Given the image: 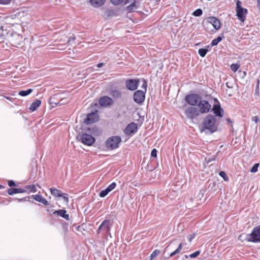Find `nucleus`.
Masks as SVG:
<instances>
[{
  "label": "nucleus",
  "instance_id": "cd10ccee",
  "mask_svg": "<svg viewBox=\"0 0 260 260\" xmlns=\"http://www.w3.org/2000/svg\"><path fill=\"white\" fill-rule=\"evenodd\" d=\"M184 245V243H181L178 248H177L176 250H175L174 251H173V252H172L170 254V257H173V256H174L175 255H176V254L180 252V251L181 250V249H182V247H183V246Z\"/></svg>",
  "mask_w": 260,
  "mask_h": 260
},
{
  "label": "nucleus",
  "instance_id": "5fc2aeb1",
  "mask_svg": "<svg viewBox=\"0 0 260 260\" xmlns=\"http://www.w3.org/2000/svg\"><path fill=\"white\" fill-rule=\"evenodd\" d=\"M70 41V39H69V40L68 41V43H69Z\"/></svg>",
  "mask_w": 260,
  "mask_h": 260
},
{
  "label": "nucleus",
  "instance_id": "423d86ee",
  "mask_svg": "<svg viewBox=\"0 0 260 260\" xmlns=\"http://www.w3.org/2000/svg\"><path fill=\"white\" fill-rule=\"evenodd\" d=\"M201 99V96L196 93L188 94L185 98V101L189 105L193 106L197 105Z\"/></svg>",
  "mask_w": 260,
  "mask_h": 260
},
{
  "label": "nucleus",
  "instance_id": "c9c22d12",
  "mask_svg": "<svg viewBox=\"0 0 260 260\" xmlns=\"http://www.w3.org/2000/svg\"><path fill=\"white\" fill-rule=\"evenodd\" d=\"M202 13L203 11L202 9H198L193 12L192 15L194 16H200L201 15H202Z\"/></svg>",
  "mask_w": 260,
  "mask_h": 260
},
{
  "label": "nucleus",
  "instance_id": "b1692460",
  "mask_svg": "<svg viewBox=\"0 0 260 260\" xmlns=\"http://www.w3.org/2000/svg\"><path fill=\"white\" fill-rule=\"evenodd\" d=\"M25 191V190L21 188H11L8 190V193L9 195H13L14 194L18 193H23Z\"/></svg>",
  "mask_w": 260,
  "mask_h": 260
},
{
  "label": "nucleus",
  "instance_id": "39448f33",
  "mask_svg": "<svg viewBox=\"0 0 260 260\" xmlns=\"http://www.w3.org/2000/svg\"><path fill=\"white\" fill-rule=\"evenodd\" d=\"M241 5V2L238 0L236 3V15L241 22H244L246 19L248 10L247 9L242 7Z\"/></svg>",
  "mask_w": 260,
  "mask_h": 260
},
{
  "label": "nucleus",
  "instance_id": "72a5a7b5",
  "mask_svg": "<svg viewBox=\"0 0 260 260\" xmlns=\"http://www.w3.org/2000/svg\"><path fill=\"white\" fill-rule=\"evenodd\" d=\"M207 52L208 50L205 48H201L198 50V53L201 57H204Z\"/></svg>",
  "mask_w": 260,
  "mask_h": 260
},
{
  "label": "nucleus",
  "instance_id": "a211bd4d",
  "mask_svg": "<svg viewBox=\"0 0 260 260\" xmlns=\"http://www.w3.org/2000/svg\"><path fill=\"white\" fill-rule=\"evenodd\" d=\"M109 223H110V220L108 219H106L104 220L102 223L100 225L98 230V233L99 234L100 232V231H108L109 230Z\"/></svg>",
  "mask_w": 260,
  "mask_h": 260
},
{
  "label": "nucleus",
  "instance_id": "e433bc0d",
  "mask_svg": "<svg viewBox=\"0 0 260 260\" xmlns=\"http://www.w3.org/2000/svg\"><path fill=\"white\" fill-rule=\"evenodd\" d=\"M219 175L223 179L224 181H229V178L227 176L226 173L224 171H220L219 172Z\"/></svg>",
  "mask_w": 260,
  "mask_h": 260
},
{
  "label": "nucleus",
  "instance_id": "49530a36",
  "mask_svg": "<svg viewBox=\"0 0 260 260\" xmlns=\"http://www.w3.org/2000/svg\"><path fill=\"white\" fill-rule=\"evenodd\" d=\"M147 87V82L145 81L142 85V87H143L145 90V91H144L145 92L146 91Z\"/></svg>",
  "mask_w": 260,
  "mask_h": 260
},
{
  "label": "nucleus",
  "instance_id": "bb28decb",
  "mask_svg": "<svg viewBox=\"0 0 260 260\" xmlns=\"http://www.w3.org/2000/svg\"><path fill=\"white\" fill-rule=\"evenodd\" d=\"M25 188L28 192H36L37 191L36 185L35 184L26 185Z\"/></svg>",
  "mask_w": 260,
  "mask_h": 260
},
{
  "label": "nucleus",
  "instance_id": "864d4df0",
  "mask_svg": "<svg viewBox=\"0 0 260 260\" xmlns=\"http://www.w3.org/2000/svg\"><path fill=\"white\" fill-rule=\"evenodd\" d=\"M227 120L228 121V122H231L229 119H228Z\"/></svg>",
  "mask_w": 260,
  "mask_h": 260
},
{
  "label": "nucleus",
  "instance_id": "4c0bfd02",
  "mask_svg": "<svg viewBox=\"0 0 260 260\" xmlns=\"http://www.w3.org/2000/svg\"><path fill=\"white\" fill-rule=\"evenodd\" d=\"M116 183L113 182L111 184H110L106 188L110 192L116 187Z\"/></svg>",
  "mask_w": 260,
  "mask_h": 260
},
{
  "label": "nucleus",
  "instance_id": "de8ad7c7",
  "mask_svg": "<svg viewBox=\"0 0 260 260\" xmlns=\"http://www.w3.org/2000/svg\"><path fill=\"white\" fill-rule=\"evenodd\" d=\"M104 65H105V63L103 62H102V63H98L96 66L98 68H101V67H103Z\"/></svg>",
  "mask_w": 260,
  "mask_h": 260
},
{
  "label": "nucleus",
  "instance_id": "4d7b16f0",
  "mask_svg": "<svg viewBox=\"0 0 260 260\" xmlns=\"http://www.w3.org/2000/svg\"><path fill=\"white\" fill-rule=\"evenodd\" d=\"M75 37H74V38H73V40H75Z\"/></svg>",
  "mask_w": 260,
  "mask_h": 260
},
{
  "label": "nucleus",
  "instance_id": "5701e85b",
  "mask_svg": "<svg viewBox=\"0 0 260 260\" xmlns=\"http://www.w3.org/2000/svg\"><path fill=\"white\" fill-rule=\"evenodd\" d=\"M66 211L65 210H59L54 212V214H57L60 216L64 218L66 220H69L70 216L69 214H66Z\"/></svg>",
  "mask_w": 260,
  "mask_h": 260
},
{
  "label": "nucleus",
  "instance_id": "4be33fe9",
  "mask_svg": "<svg viewBox=\"0 0 260 260\" xmlns=\"http://www.w3.org/2000/svg\"><path fill=\"white\" fill-rule=\"evenodd\" d=\"M41 101L40 100H36L32 103L29 109L31 111H35L41 105Z\"/></svg>",
  "mask_w": 260,
  "mask_h": 260
},
{
  "label": "nucleus",
  "instance_id": "a19ab883",
  "mask_svg": "<svg viewBox=\"0 0 260 260\" xmlns=\"http://www.w3.org/2000/svg\"><path fill=\"white\" fill-rule=\"evenodd\" d=\"M157 151L156 150V149L154 148V149H152V150L151 151V157L156 158L157 157Z\"/></svg>",
  "mask_w": 260,
  "mask_h": 260
},
{
  "label": "nucleus",
  "instance_id": "9b49d317",
  "mask_svg": "<svg viewBox=\"0 0 260 260\" xmlns=\"http://www.w3.org/2000/svg\"><path fill=\"white\" fill-rule=\"evenodd\" d=\"M139 84V79H128L125 82L126 88L130 90H135L136 89Z\"/></svg>",
  "mask_w": 260,
  "mask_h": 260
},
{
  "label": "nucleus",
  "instance_id": "58836bf2",
  "mask_svg": "<svg viewBox=\"0 0 260 260\" xmlns=\"http://www.w3.org/2000/svg\"><path fill=\"white\" fill-rule=\"evenodd\" d=\"M259 166V164H255L252 167V168L250 170V172L252 173H255L257 171L258 167Z\"/></svg>",
  "mask_w": 260,
  "mask_h": 260
},
{
  "label": "nucleus",
  "instance_id": "412c9836",
  "mask_svg": "<svg viewBox=\"0 0 260 260\" xmlns=\"http://www.w3.org/2000/svg\"><path fill=\"white\" fill-rule=\"evenodd\" d=\"M32 197L36 201L40 202L45 205H49L48 201L40 194L33 195Z\"/></svg>",
  "mask_w": 260,
  "mask_h": 260
},
{
  "label": "nucleus",
  "instance_id": "f03ea898",
  "mask_svg": "<svg viewBox=\"0 0 260 260\" xmlns=\"http://www.w3.org/2000/svg\"><path fill=\"white\" fill-rule=\"evenodd\" d=\"M238 239L242 242L246 241L253 243H260V225L254 227L250 234H242Z\"/></svg>",
  "mask_w": 260,
  "mask_h": 260
},
{
  "label": "nucleus",
  "instance_id": "37998d69",
  "mask_svg": "<svg viewBox=\"0 0 260 260\" xmlns=\"http://www.w3.org/2000/svg\"><path fill=\"white\" fill-rule=\"evenodd\" d=\"M67 196V194L66 193H62V196L60 197H62V199H63V200L66 203H68L69 202V199Z\"/></svg>",
  "mask_w": 260,
  "mask_h": 260
},
{
  "label": "nucleus",
  "instance_id": "c03bdc74",
  "mask_svg": "<svg viewBox=\"0 0 260 260\" xmlns=\"http://www.w3.org/2000/svg\"><path fill=\"white\" fill-rule=\"evenodd\" d=\"M11 0H0V4L3 5H7L10 3Z\"/></svg>",
  "mask_w": 260,
  "mask_h": 260
},
{
  "label": "nucleus",
  "instance_id": "4468645a",
  "mask_svg": "<svg viewBox=\"0 0 260 260\" xmlns=\"http://www.w3.org/2000/svg\"><path fill=\"white\" fill-rule=\"evenodd\" d=\"M137 124L134 122L130 123L125 128L124 133L127 135H129L135 133L137 131Z\"/></svg>",
  "mask_w": 260,
  "mask_h": 260
},
{
  "label": "nucleus",
  "instance_id": "ea45409f",
  "mask_svg": "<svg viewBox=\"0 0 260 260\" xmlns=\"http://www.w3.org/2000/svg\"><path fill=\"white\" fill-rule=\"evenodd\" d=\"M200 253V251L198 250V251H196V252H194V253L191 254L189 255V257L190 258H194V257H197L199 255Z\"/></svg>",
  "mask_w": 260,
  "mask_h": 260
},
{
  "label": "nucleus",
  "instance_id": "7c9ffc66",
  "mask_svg": "<svg viewBox=\"0 0 260 260\" xmlns=\"http://www.w3.org/2000/svg\"><path fill=\"white\" fill-rule=\"evenodd\" d=\"M240 68V64L238 63H233L230 66L231 70L234 73L237 72L239 69Z\"/></svg>",
  "mask_w": 260,
  "mask_h": 260
},
{
  "label": "nucleus",
  "instance_id": "f257e3e1",
  "mask_svg": "<svg viewBox=\"0 0 260 260\" xmlns=\"http://www.w3.org/2000/svg\"><path fill=\"white\" fill-rule=\"evenodd\" d=\"M22 31V28L20 25L16 26H9V32L7 37V40L13 46L18 47L21 45L25 40L20 32Z\"/></svg>",
  "mask_w": 260,
  "mask_h": 260
},
{
  "label": "nucleus",
  "instance_id": "9d476101",
  "mask_svg": "<svg viewBox=\"0 0 260 260\" xmlns=\"http://www.w3.org/2000/svg\"><path fill=\"white\" fill-rule=\"evenodd\" d=\"M133 99L136 103L142 104L145 99V92L140 90H137L134 93Z\"/></svg>",
  "mask_w": 260,
  "mask_h": 260
},
{
  "label": "nucleus",
  "instance_id": "8fccbe9b",
  "mask_svg": "<svg viewBox=\"0 0 260 260\" xmlns=\"http://www.w3.org/2000/svg\"><path fill=\"white\" fill-rule=\"evenodd\" d=\"M257 7L260 11V0H257Z\"/></svg>",
  "mask_w": 260,
  "mask_h": 260
},
{
  "label": "nucleus",
  "instance_id": "7ed1b4c3",
  "mask_svg": "<svg viewBox=\"0 0 260 260\" xmlns=\"http://www.w3.org/2000/svg\"><path fill=\"white\" fill-rule=\"evenodd\" d=\"M216 122V119L214 116L211 115H207L202 122L203 129L201 131L207 129L212 133L216 132L217 129Z\"/></svg>",
  "mask_w": 260,
  "mask_h": 260
},
{
  "label": "nucleus",
  "instance_id": "2eb2a0df",
  "mask_svg": "<svg viewBox=\"0 0 260 260\" xmlns=\"http://www.w3.org/2000/svg\"><path fill=\"white\" fill-rule=\"evenodd\" d=\"M140 0H134L133 3L128 5L125 9V11L128 13L135 11L140 6Z\"/></svg>",
  "mask_w": 260,
  "mask_h": 260
},
{
  "label": "nucleus",
  "instance_id": "a18cd8bd",
  "mask_svg": "<svg viewBox=\"0 0 260 260\" xmlns=\"http://www.w3.org/2000/svg\"><path fill=\"white\" fill-rule=\"evenodd\" d=\"M8 184L10 187L15 186L16 185V183L13 180H9Z\"/></svg>",
  "mask_w": 260,
  "mask_h": 260
},
{
  "label": "nucleus",
  "instance_id": "a878e982",
  "mask_svg": "<svg viewBox=\"0 0 260 260\" xmlns=\"http://www.w3.org/2000/svg\"><path fill=\"white\" fill-rule=\"evenodd\" d=\"M50 192L51 194L54 197H60L62 196L61 191L56 188H50Z\"/></svg>",
  "mask_w": 260,
  "mask_h": 260
},
{
  "label": "nucleus",
  "instance_id": "20e7f679",
  "mask_svg": "<svg viewBox=\"0 0 260 260\" xmlns=\"http://www.w3.org/2000/svg\"><path fill=\"white\" fill-rule=\"evenodd\" d=\"M121 142V139L120 136H112L106 141L105 147L109 150H114L119 147Z\"/></svg>",
  "mask_w": 260,
  "mask_h": 260
},
{
  "label": "nucleus",
  "instance_id": "603ef678",
  "mask_svg": "<svg viewBox=\"0 0 260 260\" xmlns=\"http://www.w3.org/2000/svg\"><path fill=\"white\" fill-rule=\"evenodd\" d=\"M5 98L8 100H10V98L9 97L6 96Z\"/></svg>",
  "mask_w": 260,
  "mask_h": 260
},
{
  "label": "nucleus",
  "instance_id": "c85d7f7f",
  "mask_svg": "<svg viewBox=\"0 0 260 260\" xmlns=\"http://www.w3.org/2000/svg\"><path fill=\"white\" fill-rule=\"evenodd\" d=\"M111 95L114 98H119L121 96V92L118 90H113L111 91Z\"/></svg>",
  "mask_w": 260,
  "mask_h": 260
},
{
  "label": "nucleus",
  "instance_id": "79ce46f5",
  "mask_svg": "<svg viewBox=\"0 0 260 260\" xmlns=\"http://www.w3.org/2000/svg\"><path fill=\"white\" fill-rule=\"evenodd\" d=\"M195 236H196L195 233H193L192 234L189 235L187 237V239H188V241L189 242H191L192 240L195 237Z\"/></svg>",
  "mask_w": 260,
  "mask_h": 260
},
{
  "label": "nucleus",
  "instance_id": "ddd939ff",
  "mask_svg": "<svg viewBox=\"0 0 260 260\" xmlns=\"http://www.w3.org/2000/svg\"><path fill=\"white\" fill-rule=\"evenodd\" d=\"M99 115L96 112H91L87 115V117L84 119V122L87 124L94 123L98 121Z\"/></svg>",
  "mask_w": 260,
  "mask_h": 260
},
{
  "label": "nucleus",
  "instance_id": "c756f323",
  "mask_svg": "<svg viewBox=\"0 0 260 260\" xmlns=\"http://www.w3.org/2000/svg\"><path fill=\"white\" fill-rule=\"evenodd\" d=\"M32 91V89H28L27 90H21L19 92L18 94L22 96H25L31 93Z\"/></svg>",
  "mask_w": 260,
  "mask_h": 260
},
{
  "label": "nucleus",
  "instance_id": "6ab92c4d",
  "mask_svg": "<svg viewBox=\"0 0 260 260\" xmlns=\"http://www.w3.org/2000/svg\"><path fill=\"white\" fill-rule=\"evenodd\" d=\"M212 110L213 111V113L215 114L216 116L222 117L223 116V111L222 108H221L220 106L218 104H216L213 106Z\"/></svg>",
  "mask_w": 260,
  "mask_h": 260
},
{
  "label": "nucleus",
  "instance_id": "09e8293b",
  "mask_svg": "<svg viewBox=\"0 0 260 260\" xmlns=\"http://www.w3.org/2000/svg\"><path fill=\"white\" fill-rule=\"evenodd\" d=\"M107 13L108 14V15H110V14H114V11L113 10H108L107 11Z\"/></svg>",
  "mask_w": 260,
  "mask_h": 260
},
{
  "label": "nucleus",
  "instance_id": "f8f14e48",
  "mask_svg": "<svg viewBox=\"0 0 260 260\" xmlns=\"http://www.w3.org/2000/svg\"><path fill=\"white\" fill-rule=\"evenodd\" d=\"M206 25L207 27L209 25H212L215 30L219 29L221 26L219 20L215 17H209Z\"/></svg>",
  "mask_w": 260,
  "mask_h": 260
},
{
  "label": "nucleus",
  "instance_id": "3c124183",
  "mask_svg": "<svg viewBox=\"0 0 260 260\" xmlns=\"http://www.w3.org/2000/svg\"><path fill=\"white\" fill-rule=\"evenodd\" d=\"M4 187L2 185H0V189L4 188Z\"/></svg>",
  "mask_w": 260,
  "mask_h": 260
},
{
  "label": "nucleus",
  "instance_id": "6e6552de",
  "mask_svg": "<svg viewBox=\"0 0 260 260\" xmlns=\"http://www.w3.org/2000/svg\"><path fill=\"white\" fill-rule=\"evenodd\" d=\"M185 114L187 118L192 119L199 115V111L196 107H188L185 110Z\"/></svg>",
  "mask_w": 260,
  "mask_h": 260
},
{
  "label": "nucleus",
  "instance_id": "6e6d98bb",
  "mask_svg": "<svg viewBox=\"0 0 260 260\" xmlns=\"http://www.w3.org/2000/svg\"><path fill=\"white\" fill-rule=\"evenodd\" d=\"M37 185L39 186V187L41 188V186L37 184Z\"/></svg>",
  "mask_w": 260,
  "mask_h": 260
},
{
  "label": "nucleus",
  "instance_id": "1a4fd4ad",
  "mask_svg": "<svg viewBox=\"0 0 260 260\" xmlns=\"http://www.w3.org/2000/svg\"><path fill=\"white\" fill-rule=\"evenodd\" d=\"M198 104L199 112L201 113H207L211 109V105L206 100H201Z\"/></svg>",
  "mask_w": 260,
  "mask_h": 260
},
{
  "label": "nucleus",
  "instance_id": "0eeeda50",
  "mask_svg": "<svg viewBox=\"0 0 260 260\" xmlns=\"http://www.w3.org/2000/svg\"><path fill=\"white\" fill-rule=\"evenodd\" d=\"M80 140L85 145L91 146L94 143L95 139L91 135L84 133L80 136Z\"/></svg>",
  "mask_w": 260,
  "mask_h": 260
},
{
  "label": "nucleus",
  "instance_id": "393cba45",
  "mask_svg": "<svg viewBox=\"0 0 260 260\" xmlns=\"http://www.w3.org/2000/svg\"><path fill=\"white\" fill-rule=\"evenodd\" d=\"M110 2L114 5H126L129 3V0H110Z\"/></svg>",
  "mask_w": 260,
  "mask_h": 260
},
{
  "label": "nucleus",
  "instance_id": "aec40b11",
  "mask_svg": "<svg viewBox=\"0 0 260 260\" xmlns=\"http://www.w3.org/2000/svg\"><path fill=\"white\" fill-rule=\"evenodd\" d=\"M106 0H89L90 5L94 8H100L103 6Z\"/></svg>",
  "mask_w": 260,
  "mask_h": 260
},
{
  "label": "nucleus",
  "instance_id": "dca6fc26",
  "mask_svg": "<svg viewBox=\"0 0 260 260\" xmlns=\"http://www.w3.org/2000/svg\"><path fill=\"white\" fill-rule=\"evenodd\" d=\"M113 103L112 99L108 96L101 97L99 100V104L102 107H107Z\"/></svg>",
  "mask_w": 260,
  "mask_h": 260
},
{
  "label": "nucleus",
  "instance_id": "f3484780",
  "mask_svg": "<svg viewBox=\"0 0 260 260\" xmlns=\"http://www.w3.org/2000/svg\"><path fill=\"white\" fill-rule=\"evenodd\" d=\"M9 32V26L8 27L0 26V42H4V40L7 39V37Z\"/></svg>",
  "mask_w": 260,
  "mask_h": 260
},
{
  "label": "nucleus",
  "instance_id": "2f4dec72",
  "mask_svg": "<svg viewBox=\"0 0 260 260\" xmlns=\"http://www.w3.org/2000/svg\"><path fill=\"white\" fill-rule=\"evenodd\" d=\"M222 40V38L221 37L218 36L216 39L213 40L211 43V45L212 46L217 45L219 42H220Z\"/></svg>",
  "mask_w": 260,
  "mask_h": 260
},
{
  "label": "nucleus",
  "instance_id": "f704fd0d",
  "mask_svg": "<svg viewBox=\"0 0 260 260\" xmlns=\"http://www.w3.org/2000/svg\"><path fill=\"white\" fill-rule=\"evenodd\" d=\"M109 192H110V191L107 188H106L100 192V197L101 198H104L106 197Z\"/></svg>",
  "mask_w": 260,
  "mask_h": 260
},
{
  "label": "nucleus",
  "instance_id": "473e14b6",
  "mask_svg": "<svg viewBox=\"0 0 260 260\" xmlns=\"http://www.w3.org/2000/svg\"><path fill=\"white\" fill-rule=\"evenodd\" d=\"M160 251L158 249L154 250L150 255V260H152L155 258L160 253Z\"/></svg>",
  "mask_w": 260,
  "mask_h": 260
}]
</instances>
